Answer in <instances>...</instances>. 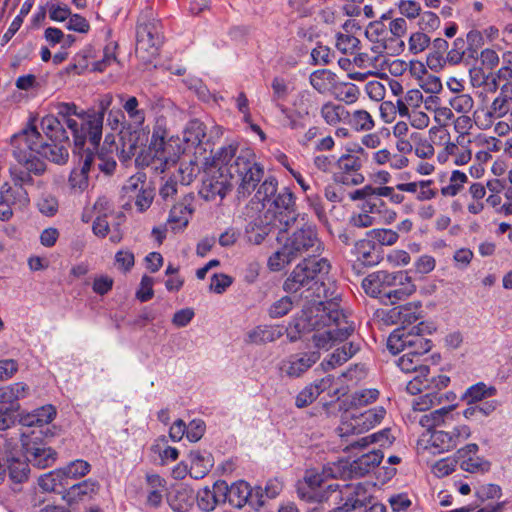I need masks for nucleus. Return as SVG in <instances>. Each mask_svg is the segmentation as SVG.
Masks as SVG:
<instances>
[{
    "label": "nucleus",
    "mask_w": 512,
    "mask_h": 512,
    "mask_svg": "<svg viewBox=\"0 0 512 512\" xmlns=\"http://www.w3.org/2000/svg\"><path fill=\"white\" fill-rule=\"evenodd\" d=\"M293 260V256L289 252L288 248L285 244L282 247L274 252L269 258L267 262V266L271 271H280L285 265L291 263Z\"/></svg>",
    "instance_id": "0e129e2a"
},
{
    "label": "nucleus",
    "mask_w": 512,
    "mask_h": 512,
    "mask_svg": "<svg viewBox=\"0 0 512 512\" xmlns=\"http://www.w3.org/2000/svg\"><path fill=\"white\" fill-rule=\"evenodd\" d=\"M346 124H349L356 131H370L375 127L371 114L363 109L355 110L352 113L349 112Z\"/></svg>",
    "instance_id": "6e6d98bb"
},
{
    "label": "nucleus",
    "mask_w": 512,
    "mask_h": 512,
    "mask_svg": "<svg viewBox=\"0 0 512 512\" xmlns=\"http://www.w3.org/2000/svg\"><path fill=\"white\" fill-rule=\"evenodd\" d=\"M384 455L380 449H373L362 454L351 463L343 461L346 467L342 469L345 477H363L373 471L382 461Z\"/></svg>",
    "instance_id": "a211bd4d"
},
{
    "label": "nucleus",
    "mask_w": 512,
    "mask_h": 512,
    "mask_svg": "<svg viewBox=\"0 0 512 512\" xmlns=\"http://www.w3.org/2000/svg\"><path fill=\"white\" fill-rule=\"evenodd\" d=\"M57 415L56 408L47 404L32 410L31 412L23 413L20 415L19 423L23 427L42 428L43 426L51 423Z\"/></svg>",
    "instance_id": "a878e982"
},
{
    "label": "nucleus",
    "mask_w": 512,
    "mask_h": 512,
    "mask_svg": "<svg viewBox=\"0 0 512 512\" xmlns=\"http://www.w3.org/2000/svg\"><path fill=\"white\" fill-rule=\"evenodd\" d=\"M391 277L392 272L384 270L373 272L363 279L362 287L367 295L380 299L384 304V300H388Z\"/></svg>",
    "instance_id": "5701e85b"
},
{
    "label": "nucleus",
    "mask_w": 512,
    "mask_h": 512,
    "mask_svg": "<svg viewBox=\"0 0 512 512\" xmlns=\"http://www.w3.org/2000/svg\"><path fill=\"white\" fill-rule=\"evenodd\" d=\"M336 82V74L327 69L313 71L309 76V83L319 94L331 93Z\"/></svg>",
    "instance_id": "37998d69"
},
{
    "label": "nucleus",
    "mask_w": 512,
    "mask_h": 512,
    "mask_svg": "<svg viewBox=\"0 0 512 512\" xmlns=\"http://www.w3.org/2000/svg\"><path fill=\"white\" fill-rule=\"evenodd\" d=\"M429 324L421 321L409 331H393L387 340V347L393 353L408 351L421 357L432 348L431 340L425 338V334H431Z\"/></svg>",
    "instance_id": "0eeeda50"
},
{
    "label": "nucleus",
    "mask_w": 512,
    "mask_h": 512,
    "mask_svg": "<svg viewBox=\"0 0 512 512\" xmlns=\"http://www.w3.org/2000/svg\"><path fill=\"white\" fill-rule=\"evenodd\" d=\"M348 24L343 25L342 31L335 35V48L344 55H353L360 49V40L347 29Z\"/></svg>",
    "instance_id": "a18cd8bd"
},
{
    "label": "nucleus",
    "mask_w": 512,
    "mask_h": 512,
    "mask_svg": "<svg viewBox=\"0 0 512 512\" xmlns=\"http://www.w3.org/2000/svg\"><path fill=\"white\" fill-rule=\"evenodd\" d=\"M359 349V342H345L341 347L336 348L335 351L330 355L329 359L324 360L321 365L325 370L333 369L336 366H340L347 362L359 351Z\"/></svg>",
    "instance_id": "e433bc0d"
},
{
    "label": "nucleus",
    "mask_w": 512,
    "mask_h": 512,
    "mask_svg": "<svg viewBox=\"0 0 512 512\" xmlns=\"http://www.w3.org/2000/svg\"><path fill=\"white\" fill-rule=\"evenodd\" d=\"M12 154L18 163L33 171L35 175H42L46 164L39 158L42 136L37 130L35 120L30 119L27 126L11 137Z\"/></svg>",
    "instance_id": "39448f33"
},
{
    "label": "nucleus",
    "mask_w": 512,
    "mask_h": 512,
    "mask_svg": "<svg viewBox=\"0 0 512 512\" xmlns=\"http://www.w3.org/2000/svg\"><path fill=\"white\" fill-rule=\"evenodd\" d=\"M359 349V342H345L341 347L336 348L335 351L330 355L329 359L324 360L321 365L325 370L333 369L336 366H340L347 362L359 351Z\"/></svg>",
    "instance_id": "473e14b6"
},
{
    "label": "nucleus",
    "mask_w": 512,
    "mask_h": 512,
    "mask_svg": "<svg viewBox=\"0 0 512 512\" xmlns=\"http://www.w3.org/2000/svg\"><path fill=\"white\" fill-rule=\"evenodd\" d=\"M359 349V342H345L341 347L336 348L335 351L330 355L329 359L324 360L321 365L325 370L333 369L336 366H340L347 362L359 351Z\"/></svg>",
    "instance_id": "c9c22d12"
},
{
    "label": "nucleus",
    "mask_w": 512,
    "mask_h": 512,
    "mask_svg": "<svg viewBox=\"0 0 512 512\" xmlns=\"http://www.w3.org/2000/svg\"><path fill=\"white\" fill-rule=\"evenodd\" d=\"M228 502L231 506L239 509L246 504L250 505L253 509H258L264 504L261 489H253L243 480L234 482L230 486Z\"/></svg>",
    "instance_id": "2eb2a0df"
},
{
    "label": "nucleus",
    "mask_w": 512,
    "mask_h": 512,
    "mask_svg": "<svg viewBox=\"0 0 512 512\" xmlns=\"http://www.w3.org/2000/svg\"><path fill=\"white\" fill-rule=\"evenodd\" d=\"M168 133L165 127L164 119H157L147 149L145 159L146 165L159 172H164L171 164H175L179 153L176 152L171 144V139L167 140Z\"/></svg>",
    "instance_id": "423d86ee"
},
{
    "label": "nucleus",
    "mask_w": 512,
    "mask_h": 512,
    "mask_svg": "<svg viewBox=\"0 0 512 512\" xmlns=\"http://www.w3.org/2000/svg\"><path fill=\"white\" fill-rule=\"evenodd\" d=\"M94 150L88 147L86 149L83 148L78 153L80 155L81 167L73 169L68 180L70 188L75 192H82L88 187V173L95 160Z\"/></svg>",
    "instance_id": "4be33fe9"
},
{
    "label": "nucleus",
    "mask_w": 512,
    "mask_h": 512,
    "mask_svg": "<svg viewBox=\"0 0 512 512\" xmlns=\"http://www.w3.org/2000/svg\"><path fill=\"white\" fill-rule=\"evenodd\" d=\"M468 425H458L452 431L433 430L430 434L429 444L432 453H444L455 449L461 442L471 436Z\"/></svg>",
    "instance_id": "4468645a"
},
{
    "label": "nucleus",
    "mask_w": 512,
    "mask_h": 512,
    "mask_svg": "<svg viewBox=\"0 0 512 512\" xmlns=\"http://www.w3.org/2000/svg\"><path fill=\"white\" fill-rule=\"evenodd\" d=\"M359 349V342H345L341 347L336 348L335 351L330 355L329 359L324 360L321 365L325 370L333 369L336 366H340L347 362L359 351Z\"/></svg>",
    "instance_id": "f704fd0d"
},
{
    "label": "nucleus",
    "mask_w": 512,
    "mask_h": 512,
    "mask_svg": "<svg viewBox=\"0 0 512 512\" xmlns=\"http://www.w3.org/2000/svg\"><path fill=\"white\" fill-rule=\"evenodd\" d=\"M479 446L476 443H469L458 449L455 453L460 468L469 473L486 471L489 468V462L477 456Z\"/></svg>",
    "instance_id": "393cba45"
},
{
    "label": "nucleus",
    "mask_w": 512,
    "mask_h": 512,
    "mask_svg": "<svg viewBox=\"0 0 512 512\" xmlns=\"http://www.w3.org/2000/svg\"><path fill=\"white\" fill-rule=\"evenodd\" d=\"M114 152H118V145L113 135H106L104 143L95 158L98 161V168L101 172L111 175L115 171L116 161Z\"/></svg>",
    "instance_id": "cd10ccee"
},
{
    "label": "nucleus",
    "mask_w": 512,
    "mask_h": 512,
    "mask_svg": "<svg viewBox=\"0 0 512 512\" xmlns=\"http://www.w3.org/2000/svg\"><path fill=\"white\" fill-rule=\"evenodd\" d=\"M397 365L405 373H416L421 376H428L430 369L427 365L421 364V357L406 351L398 360Z\"/></svg>",
    "instance_id": "09e8293b"
},
{
    "label": "nucleus",
    "mask_w": 512,
    "mask_h": 512,
    "mask_svg": "<svg viewBox=\"0 0 512 512\" xmlns=\"http://www.w3.org/2000/svg\"><path fill=\"white\" fill-rule=\"evenodd\" d=\"M284 330L278 325H259L251 329L245 338L248 344L263 345L281 338Z\"/></svg>",
    "instance_id": "bb28decb"
},
{
    "label": "nucleus",
    "mask_w": 512,
    "mask_h": 512,
    "mask_svg": "<svg viewBox=\"0 0 512 512\" xmlns=\"http://www.w3.org/2000/svg\"><path fill=\"white\" fill-rule=\"evenodd\" d=\"M123 109L129 119L137 126H141L145 121V111L139 108V101L134 96H129L123 103Z\"/></svg>",
    "instance_id": "338daca9"
},
{
    "label": "nucleus",
    "mask_w": 512,
    "mask_h": 512,
    "mask_svg": "<svg viewBox=\"0 0 512 512\" xmlns=\"http://www.w3.org/2000/svg\"><path fill=\"white\" fill-rule=\"evenodd\" d=\"M366 159V152L362 147L356 150H348L337 159L336 168L332 179L337 184L345 186H358L364 183L365 176L362 172Z\"/></svg>",
    "instance_id": "1a4fd4ad"
},
{
    "label": "nucleus",
    "mask_w": 512,
    "mask_h": 512,
    "mask_svg": "<svg viewBox=\"0 0 512 512\" xmlns=\"http://www.w3.org/2000/svg\"><path fill=\"white\" fill-rule=\"evenodd\" d=\"M359 349V342H345L341 347L336 348L335 351L330 355L329 359L324 360L321 365L325 370L333 369L336 366H340L347 362L359 351Z\"/></svg>",
    "instance_id": "72a5a7b5"
},
{
    "label": "nucleus",
    "mask_w": 512,
    "mask_h": 512,
    "mask_svg": "<svg viewBox=\"0 0 512 512\" xmlns=\"http://www.w3.org/2000/svg\"><path fill=\"white\" fill-rule=\"evenodd\" d=\"M205 136L206 127L201 121L197 119L189 121L184 131V138L187 142L200 144Z\"/></svg>",
    "instance_id": "69168bd1"
},
{
    "label": "nucleus",
    "mask_w": 512,
    "mask_h": 512,
    "mask_svg": "<svg viewBox=\"0 0 512 512\" xmlns=\"http://www.w3.org/2000/svg\"><path fill=\"white\" fill-rule=\"evenodd\" d=\"M93 209L95 211L96 215H105V216H111L113 219H116L117 222L112 223V226L114 228V231L112 232L110 236V240L113 243H118L122 239V234L120 233L119 226L124 221V214L121 212L115 213L112 207L111 201L106 197H99L94 206Z\"/></svg>",
    "instance_id": "2f4dec72"
},
{
    "label": "nucleus",
    "mask_w": 512,
    "mask_h": 512,
    "mask_svg": "<svg viewBox=\"0 0 512 512\" xmlns=\"http://www.w3.org/2000/svg\"><path fill=\"white\" fill-rule=\"evenodd\" d=\"M351 254L355 257V261L365 267H372L380 263L382 253L380 247L369 237L367 239L358 240L351 250Z\"/></svg>",
    "instance_id": "b1692460"
},
{
    "label": "nucleus",
    "mask_w": 512,
    "mask_h": 512,
    "mask_svg": "<svg viewBox=\"0 0 512 512\" xmlns=\"http://www.w3.org/2000/svg\"><path fill=\"white\" fill-rule=\"evenodd\" d=\"M392 313L398 316V319L402 324V328L397 329L396 331L407 332L408 326L416 323L422 318V306L420 302H410L405 305L395 307L392 310Z\"/></svg>",
    "instance_id": "58836bf2"
},
{
    "label": "nucleus",
    "mask_w": 512,
    "mask_h": 512,
    "mask_svg": "<svg viewBox=\"0 0 512 512\" xmlns=\"http://www.w3.org/2000/svg\"><path fill=\"white\" fill-rule=\"evenodd\" d=\"M38 484L40 488L46 492H60L59 488H65L69 485L60 469L40 476Z\"/></svg>",
    "instance_id": "603ef678"
},
{
    "label": "nucleus",
    "mask_w": 512,
    "mask_h": 512,
    "mask_svg": "<svg viewBox=\"0 0 512 512\" xmlns=\"http://www.w3.org/2000/svg\"><path fill=\"white\" fill-rule=\"evenodd\" d=\"M394 437L389 429H383L379 432L360 438L350 444L351 447H367L369 444L378 443L380 447H389L393 443Z\"/></svg>",
    "instance_id": "13d9d810"
},
{
    "label": "nucleus",
    "mask_w": 512,
    "mask_h": 512,
    "mask_svg": "<svg viewBox=\"0 0 512 512\" xmlns=\"http://www.w3.org/2000/svg\"><path fill=\"white\" fill-rule=\"evenodd\" d=\"M467 180L468 177L464 172L454 170L449 178V183L441 188V194L446 197L456 196Z\"/></svg>",
    "instance_id": "e2e57ef3"
},
{
    "label": "nucleus",
    "mask_w": 512,
    "mask_h": 512,
    "mask_svg": "<svg viewBox=\"0 0 512 512\" xmlns=\"http://www.w3.org/2000/svg\"><path fill=\"white\" fill-rule=\"evenodd\" d=\"M318 351L300 352L288 356L282 361L281 370L291 378H298L308 371L318 360Z\"/></svg>",
    "instance_id": "f3484780"
},
{
    "label": "nucleus",
    "mask_w": 512,
    "mask_h": 512,
    "mask_svg": "<svg viewBox=\"0 0 512 512\" xmlns=\"http://www.w3.org/2000/svg\"><path fill=\"white\" fill-rule=\"evenodd\" d=\"M148 185L149 183H147L146 174L143 172H137L126 181L123 186V191L128 197L132 198Z\"/></svg>",
    "instance_id": "774afa93"
},
{
    "label": "nucleus",
    "mask_w": 512,
    "mask_h": 512,
    "mask_svg": "<svg viewBox=\"0 0 512 512\" xmlns=\"http://www.w3.org/2000/svg\"><path fill=\"white\" fill-rule=\"evenodd\" d=\"M366 37L376 43L377 45L372 48L375 52H382L386 49L385 40L388 35L387 27L382 20L370 22L365 30Z\"/></svg>",
    "instance_id": "de8ad7c7"
},
{
    "label": "nucleus",
    "mask_w": 512,
    "mask_h": 512,
    "mask_svg": "<svg viewBox=\"0 0 512 512\" xmlns=\"http://www.w3.org/2000/svg\"><path fill=\"white\" fill-rule=\"evenodd\" d=\"M278 181L275 177H267L259 186L255 198L262 203V207H265L277 193H278Z\"/></svg>",
    "instance_id": "bf43d9fd"
},
{
    "label": "nucleus",
    "mask_w": 512,
    "mask_h": 512,
    "mask_svg": "<svg viewBox=\"0 0 512 512\" xmlns=\"http://www.w3.org/2000/svg\"><path fill=\"white\" fill-rule=\"evenodd\" d=\"M106 106L101 103L99 111L79 109L75 103L59 102L55 105L56 115H47L41 120V129L48 141L70 143L65 126L74 140V153H80L86 141L97 149L101 138Z\"/></svg>",
    "instance_id": "7ed1b4c3"
},
{
    "label": "nucleus",
    "mask_w": 512,
    "mask_h": 512,
    "mask_svg": "<svg viewBox=\"0 0 512 512\" xmlns=\"http://www.w3.org/2000/svg\"><path fill=\"white\" fill-rule=\"evenodd\" d=\"M455 407L456 405L452 404L424 414L419 423L423 428L432 432L434 428L454 420L452 411Z\"/></svg>",
    "instance_id": "4c0bfd02"
},
{
    "label": "nucleus",
    "mask_w": 512,
    "mask_h": 512,
    "mask_svg": "<svg viewBox=\"0 0 512 512\" xmlns=\"http://www.w3.org/2000/svg\"><path fill=\"white\" fill-rule=\"evenodd\" d=\"M70 143H60L56 141H49L41 143L39 156L45 157L51 162L56 164H64L69 157Z\"/></svg>",
    "instance_id": "ea45409f"
},
{
    "label": "nucleus",
    "mask_w": 512,
    "mask_h": 512,
    "mask_svg": "<svg viewBox=\"0 0 512 512\" xmlns=\"http://www.w3.org/2000/svg\"><path fill=\"white\" fill-rule=\"evenodd\" d=\"M285 119V124L291 130H302L305 128L304 120L307 118L295 107L289 108L287 105L277 108Z\"/></svg>",
    "instance_id": "680f3d73"
},
{
    "label": "nucleus",
    "mask_w": 512,
    "mask_h": 512,
    "mask_svg": "<svg viewBox=\"0 0 512 512\" xmlns=\"http://www.w3.org/2000/svg\"><path fill=\"white\" fill-rule=\"evenodd\" d=\"M444 153L439 154L438 158L446 160L447 157H451L455 165H465L471 160V151L464 145H460L459 142H447L444 148Z\"/></svg>",
    "instance_id": "8fccbe9b"
},
{
    "label": "nucleus",
    "mask_w": 512,
    "mask_h": 512,
    "mask_svg": "<svg viewBox=\"0 0 512 512\" xmlns=\"http://www.w3.org/2000/svg\"><path fill=\"white\" fill-rule=\"evenodd\" d=\"M497 394V389L494 386H487L484 382H478L470 386L463 395V400L468 405L481 402L482 400L493 397Z\"/></svg>",
    "instance_id": "3c124183"
},
{
    "label": "nucleus",
    "mask_w": 512,
    "mask_h": 512,
    "mask_svg": "<svg viewBox=\"0 0 512 512\" xmlns=\"http://www.w3.org/2000/svg\"><path fill=\"white\" fill-rule=\"evenodd\" d=\"M332 484L326 486L327 491L322 493L318 502L333 498L339 500V506L333 512H350L365 504L366 496L365 490L360 485H345L342 489L338 490V485L333 488Z\"/></svg>",
    "instance_id": "f8f14e48"
},
{
    "label": "nucleus",
    "mask_w": 512,
    "mask_h": 512,
    "mask_svg": "<svg viewBox=\"0 0 512 512\" xmlns=\"http://www.w3.org/2000/svg\"><path fill=\"white\" fill-rule=\"evenodd\" d=\"M455 394L453 392L440 393L438 391H432L423 395H420L413 400L412 406L415 411H427L432 407L443 403L444 401L454 400Z\"/></svg>",
    "instance_id": "c03bdc74"
},
{
    "label": "nucleus",
    "mask_w": 512,
    "mask_h": 512,
    "mask_svg": "<svg viewBox=\"0 0 512 512\" xmlns=\"http://www.w3.org/2000/svg\"><path fill=\"white\" fill-rule=\"evenodd\" d=\"M359 193H363V187L355 191H352L349 194V197L352 201H362V204L360 206L361 211L367 212L373 216L378 215L382 217L388 224L396 220L397 213L394 210L390 209L383 199L375 197L374 195H362Z\"/></svg>",
    "instance_id": "dca6fc26"
},
{
    "label": "nucleus",
    "mask_w": 512,
    "mask_h": 512,
    "mask_svg": "<svg viewBox=\"0 0 512 512\" xmlns=\"http://www.w3.org/2000/svg\"><path fill=\"white\" fill-rule=\"evenodd\" d=\"M345 467L346 464L343 461H339L325 466L321 474L314 470H308L305 475V482L311 489L312 493V495L309 496V499H315L317 501V499L320 498L322 494L316 498L317 492L315 490L324 486L326 478H344L345 472H343L342 469Z\"/></svg>",
    "instance_id": "412c9836"
},
{
    "label": "nucleus",
    "mask_w": 512,
    "mask_h": 512,
    "mask_svg": "<svg viewBox=\"0 0 512 512\" xmlns=\"http://www.w3.org/2000/svg\"><path fill=\"white\" fill-rule=\"evenodd\" d=\"M29 394V386L15 382L0 388V430L11 428L15 423V413L19 410V400Z\"/></svg>",
    "instance_id": "9b49d317"
},
{
    "label": "nucleus",
    "mask_w": 512,
    "mask_h": 512,
    "mask_svg": "<svg viewBox=\"0 0 512 512\" xmlns=\"http://www.w3.org/2000/svg\"><path fill=\"white\" fill-rule=\"evenodd\" d=\"M271 102L276 107L286 105V102L293 91L289 81L282 76H275L271 81Z\"/></svg>",
    "instance_id": "49530a36"
},
{
    "label": "nucleus",
    "mask_w": 512,
    "mask_h": 512,
    "mask_svg": "<svg viewBox=\"0 0 512 512\" xmlns=\"http://www.w3.org/2000/svg\"><path fill=\"white\" fill-rule=\"evenodd\" d=\"M255 157L252 149L239 150L236 143L220 147L212 158L211 167L205 171L200 196L206 201L221 202L231 191L235 176L240 181L238 193L250 195L264 175L263 166Z\"/></svg>",
    "instance_id": "f03ea898"
},
{
    "label": "nucleus",
    "mask_w": 512,
    "mask_h": 512,
    "mask_svg": "<svg viewBox=\"0 0 512 512\" xmlns=\"http://www.w3.org/2000/svg\"><path fill=\"white\" fill-rule=\"evenodd\" d=\"M21 443L25 455L17 450L16 439H7L0 435V484L7 477L13 483L25 482L30 471L29 463L45 469L56 462L57 452L48 447L35 431L30 434L21 432Z\"/></svg>",
    "instance_id": "20e7f679"
},
{
    "label": "nucleus",
    "mask_w": 512,
    "mask_h": 512,
    "mask_svg": "<svg viewBox=\"0 0 512 512\" xmlns=\"http://www.w3.org/2000/svg\"><path fill=\"white\" fill-rule=\"evenodd\" d=\"M385 415L386 410L383 406H377L359 415H353L350 419L341 422L338 428L339 435L343 437L350 434L364 433L380 424Z\"/></svg>",
    "instance_id": "ddd939ff"
},
{
    "label": "nucleus",
    "mask_w": 512,
    "mask_h": 512,
    "mask_svg": "<svg viewBox=\"0 0 512 512\" xmlns=\"http://www.w3.org/2000/svg\"><path fill=\"white\" fill-rule=\"evenodd\" d=\"M320 115L327 125L336 127L340 123H346L349 111L341 104L327 101L321 106Z\"/></svg>",
    "instance_id": "a19ab883"
},
{
    "label": "nucleus",
    "mask_w": 512,
    "mask_h": 512,
    "mask_svg": "<svg viewBox=\"0 0 512 512\" xmlns=\"http://www.w3.org/2000/svg\"><path fill=\"white\" fill-rule=\"evenodd\" d=\"M161 44L162 30L159 21L153 20L137 26V49L151 50V55H154Z\"/></svg>",
    "instance_id": "aec40b11"
},
{
    "label": "nucleus",
    "mask_w": 512,
    "mask_h": 512,
    "mask_svg": "<svg viewBox=\"0 0 512 512\" xmlns=\"http://www.w3.org/2000/svg\"><path fill=\"white\" fill-rule=\"evenodd\" d=\"M264 216H260L259 223H249L246 227V238L249 243L261 244L266 236L273 230H278L276 226L263 223Z\"/></svg>",
    "instance_id": "864d4df0"
},
{
    "label": "nucleus",
    "mask_w": 512,
    "mask_h": 512,
    "mask_svg": "<svg viewBox=\"0 0 512 512\" xmlns=\"http://www.w3.org/2000/svg\"><path fill=\"white\" fill-rule=\"evenodd\" d=\"M28 192L19 185L5 183L0 189V205H11L13 207H26L29 204Z\"/></svg>",
    "instance_id": "7c9ffc66"
},
{
    "label": "nucleus",
    "mask_w": 512,
    "mask_h": 512,
    "mask_svg": "<svg viewBox=\"0 0 512 512\" xmlns=\"http://www.w3.org/2000/svg\"><path fill=\"white\" fill-rule=\"evenodd\" d=\"M146 483V505L150 508L160 507L167 491L166 480L158 474H147Z\"/></svg>",
    "instance_id": "c756f323"
},
{
    "label": "nucleus",
    "mask_w": 512,
    "mask_h": 512,
    "mask_svg": "<svg viewBox=\"0 0 512 512\" xmlns=\"http://www.w3.org/2000/svg\"><path fill=\"white\" fill-rule=\"evenodd\" d=\"M391 283L389 285L388 300H384L385 305H394L412 295L416 291V286L408 271L392 272Z\"/></svg>",
    "instance_id": "6ab92c4d"
},
{
    "label": "nucleus",
    "mask_w": 512,
    "mask_h": 512,
    "mask_svg": "<svg viewBox=\"0 0 512 512\" xmlns=\"http://www.w3.org/2000/svg\"><path fill=\"white\" fill-rule=\"evenodd\" d=\"M191 201L192 197L185 198L184 202L177 203L171 208L167 222L173 231H181L188 225L194 211Z\"/></svg>",
    "instance_id": "c85d7f7f"
},
{
    "label": "nucleus",
    "mask_w": 512,
    "mask_h": 512,
    "mask_svg": "<svg viewBox=\"0 0 512 512\" xmlns=\"http://www.w3.org/2000/svg\"><path fill=\"white\" fill-rule=\"evenodd\" d=\"M263 209V223L276 226L279 232L286 231L297 219L295 196L287 187L282 188Z\"/></svg>",
    "instance_id": "6e6552de"
},
{
    "label": "nucleus",
    "mask_w": 512,
    "mask_h": 512,
    "mask_svg": "<svg viewBox=\"0 0 512 512\" xmlns=\"http://www.w3.org/2000/svg\"><path fill=\"white\" fill-rule=\"evenodd\" d=\"M330 269L326 258H304L284 281V291L296 293L305 289L304 297L315 302V306L302 310L289 323L286 331L291 341L314 331L311 338L314 345L327 350L354 333L355 323L340 310V295L328 276Z\"/></svg>",
    "instance_id": "f257e3e1"
},
{
    "label": "nucleus",
    "mask_w": 512,
    "mask_h": 512,
    "mask_svg": "<svg viewBox=\"0 0 512 512\" xmlns=\"http://www.w3.org/2000/svg\"><path fill=\"white\" fill-rule=\"evenodd\" d=\"M294 259L305 256L315 258L323 249V243L318 237L315 226L304 225L294 231L284 243Z\"/></svg>",
    "instance_id": "9d476101"
},
{
    "label": "nucleus",
    "mask_w": 512,
    "mask_h": 512,
    "mask_svg": "<svg viewBox=\"0 0 512 512\" xmlns=\"http://www.w3.org/2000/svg\"><path fill=\"white\" fill-rule=\"evenodd\" d=\"M60 470L63 472V477H65L68 482L69 479L75 480L86 476L91 470V465L83 459H77L71 461L65 467L60 468Z\"/></svg>",
    "instance_id": "052dcab7"
},
{
    "label": "nucleus",
    "mask_w": 512,
    "mask_h": 512,
    "mask_svg": "<svg viewBox=\"0 0 512 512\" xmlns=\"http://www.w3.org/2000/svg\"><path fill=\"white\" fill-rule=\"evenodd\" d=\"M335 98L346 104L355 103L360 95L359 88L350 82H335V86L332 89Z\"/></svg>",
    "instance_id": "5fc2aeb1"
},
{
    "label": "nucleus",
    "mask_w": 512,
    "mask_h": 512,
    "mask_svg": "<svg viewBox=\"0 0 512 512\" xmlns=\"http://www.w3.org/2000/svg\"><path fill=\"white\" fill-rule=\"evenodd\" d=\"M99 489L97 481L92 479H86L80 483L71 485L68 489V497L70 500L77 501L82 500L85 496H92Z\"/></svg>",
    "instance_id": "4d7b16f0"
},
{
    "label": "nucleus",
    "mask_w": 512,
    "mask_h": 512,
    "mask_svg": "<svg viewBox=\"0 0 512 512\" xmlns=\"http://www.w3.org/2000/svg\"><path fill=\"white\" fill-rule=\"evenodd\" d=\"M191 462L190 476L194 479L204 478L213 466V460L210 454L194 450L189 453Z\"/></svg>",
    "instance_id": "79ce46f5"
}]
</instances>
